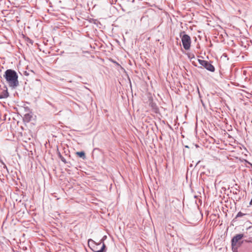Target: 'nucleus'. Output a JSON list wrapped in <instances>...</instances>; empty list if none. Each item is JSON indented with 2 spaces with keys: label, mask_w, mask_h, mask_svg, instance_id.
Listing matches in <instances>:
<instances>
[{
  "label": "nucleus",
  "mask_w": 252,
  "mask_h": 252,
  "mask_svg": "<svg viewBox=\"0 0 252 252\" xmlns=\"http://www.w3.org/2000/svg\"><path fill=\"white\" fill-rule=\"evenodd\" d=\"M3 77L6 79L9 87L12 89H15L19 86L18 76L15 70L10 69L6 70Z\"/></svg>",
  "instance_id": "obj_1"
},
{
  "label": "nucleus",
  "mask_w": 252,
  "mask_h": 252,
  "mask_svg": "<svg viewBox=\"0 0 252 252\" xmlns=\"http://www.w3.org/2000/svg\"><path fill=\"white\" fill-rule=\"evenodd\" d=\"M102 242V239H101L100 242L97 243L93 240L90 239L88 240V245L94 252H106V246L104 243L100 249L98 248Z\"/></svg>",
  "instance_id": "obj_2"
},
{
  "label": "nucleus",
  "mask_w": 252,
  "mask_h": 252,
  "mask_svg": "<svg viewBox=\"0 0 252 252\" xmlns=\"http://www.w3.org/2000/svg\"><path fill=\"white\" fill-rule=\"evenodd\" d=\"M244 237V234H238L234 236L231 240L232 250H237L238 247H240L244 241H240Z\"/></svg>",
  "instance_id": "obj_3"
},
{
  "label": "nucleus",
  "mask_w": 252,
  "mask_h": 252,
  "mask_svg": "<svg viewBox=\"0 0 252 252\" xmlns=\"http://www.w3.org/2000/svg\"><path fill=\"white\" fill-rule=\"evenodd\" d=\"M183 47H190L191 39L189 35L185 33L184 32L180 33Z\"/></svg>",
  "instance_id": "obj_4"
},
{
  "label": "nucleus",
  "mask_w": 252,
  "mask_h": 252,
  "mask_svg": "<svg viewBox=\"0 0 252 252\" xmlns=\"http://www.w3.org/2000/svg\"><path fill=\"white\" fill-rule=\"evenodd\" d=\"M197 61L200 65H201L208 71H210L211 72L215 71V67L209 62L200 59H198Z\"/></svg>",
  "instance_id": "obj_5"
},
{
  "label": "nucleus",
  "mask_w": 252,
  "mask_h": 252,
  "mask_svg": "<svg viewBox=\"0 0 252 252\" xmlns=\"http://www.w3.org/2000/svg\"><path fill=\"white\" fill-rule=\"evenodd\" d=\"M189 49L190 48H184V50H183V48H181V50L183 53L186 55L188 56V58L190 59V61L192 62V63L194 65L196 66V65L195 64L194 62L191 61L192 59H195V55L194 53L189 51Z\"/></svg>",
  "instance_id": "obj_6"
},
{
  "label": "nucleus",
  "mask_w": 252,
  "mask_h": 252,
  "mask_svg": "<svg viewBox=\"0 0 252 252\" xmlns=\"http://www.w3.org/2000/svg\"><path fill=\"white\" fill-rule=\"evenodd\" d=\"M21 41L29 47L32 45V41L28 37L23 36Z\"/></svg>",
  "instance_id": "obj_7"
},
{
  "label": "nucleus",
  "mask_w": 252,
  "mask_h": 252,
  "mask_svg": "<svg viewBox=\"0 0 252 252\" xmlns=\"http://www.w3.org/2000/svg\"><path fill=\"white\" fill-rule=\"evenodd\" d=\"M32 117V113H28L24 115L23 117V121L25 122L28 123L29 122Z\"/></svg>",
  "instance_id": "obj_8"
},
{
  "label": "nucleus",
  "mask_w": 252,
  "mask_h": 252,
  "mask_svg": "<svg viewBox=\"0 0 252 252\" xmlns=\"http://www.w3.org/2000/svg\"><path fill=\"white\" fill-rule=\"evenodd\" d=\"M9 96V93L7 91V88H6V90H3L0 93V99L6 98L8 97Z\"/></svg>",
  "instance_id": "obj_9"
},
{
  "label": "nucleus",
  "mask_w": 252,
  "mask_h": 252,
  "mask_svg": "<svg viewBox=\"0 0 252 252\" xmlns=\"http://www.w3.org/2000/svg\"><path fill=\"white\" fill-rule=\"evenodd\" d=\"M76 154L83 159L86 158L85 153L83 151L77 152L76 153Z\"/></svg>",
  "instance_id": "obj_10"
},
{
  "label": "nucleus",
  "mask_w": 252,
  "mask_h": 252,
  "mask_svg": "<svg viewBox=\"0 0 252 252\" xmlns=\"http://www.w3.org/2000/svg\"><path fill=\"white\" fill-rule=\"evenodd\" d=\"M246 215V214L243 213L241 212H239L238 213V214H237V215L234 219H236L238 218L243 217V216H245Z\"/></svg>",
  "instance_id": "obj_11"
},
{
  "label": "nucleus",
  "mask_w": 252,
  "mask_h": 252,
  "mask_svg": "<svg viewBox=\"0 0 252 252\" xmlns=\"http://www.w3.org/2000/svg\"><path fill=\"white\" fill-rule=\"evenodd\" d=\"M59 158H60L61 160L63 162H64V163H67V162L66 161V159H65L64 158H63L61 155V154L59 153Z\"/></svg>",
  "instance_id": "obj_12"
},
{
  "label": "nucleus",
  "mask_w": 252,
  "mask_h": 252,
  "mask_svg": "<svg viewBox=\"0 0 252 252\" xmlns=\"http://www.w3.org/2000/svg\"><path fill=\"white\" fill-rule=\"evenodd\" d=\"M42 52L43 53H45V54H47V53H50V51H49V48H46V50H43L42 51Z\"/></svg>",
  "instance_id": "obj_13"
},
{
  "label": "nucleus",
  "mask_w": 252,
  "mask_h": 252,
  "mask_svg": "<svg viewBox=\"0 0 252 252\" xmlns=\"http://www.w3.org/2000/svg\"><path fill=\"white\" fill-rule=\"evenodd\" d=\"M251 239L252 238H249V239H248V240H245L244 241L246 242V243H251L252 241H251Z\"/></svg>",
  "instance_id": "obj_14"
},
{
  "label": "nucleus",
  "mask_w": 252,
  "mask_h": 252,
  "mask_svg": "<svg viewBox=\"0 0 252 252\" xmlns=\"http://www.w3.org/2000/svg\"><path fill=\"white\" fill-rule=\"evenodd\" d=\"M24 75H25L26 76H28V75H29V73H28L27 71H25L24 72Z\"/></svg>",
  "instance_id": "obj_15"
},
{
  "label": "nucleus",
  "mask_w": 252,
  "mask_h": 252,
  "mask_svg": "<svg viewBox=\"0 0 252 252\" xmlns=\"http://www.w3.org/2000/svg\"><path fill=\"white\" fill-rule=\"evenodd\" d=\"M106 238V236H104L103 238L102 239L103 240V241H104V239H105ZM103 243H104L103 242L102 243L103 244Z\"/></svg>",
  "instance_id": "obj_16"
},
{
  "label": "nucleus",
  "mask_w": 252,
  "mask_h": 252,
  "mask_svg": "<svg viewBox=\"0 0 252 252\" xmlns=\"http://www.w3.org/2000/svg\"><path fill=\"white\" fill-rule=\"evenodd\" d=\"M250 204L252 205V199H251V201L250 202Z\"/></svg>",
  "instance_id": "obj_17"
},
{
  "label": "nucleus",
  "mask_w": 252,
  "mask_h": 252,
  "mask_svg": "<svg viewBox=\"0 0 252 252\" xmlns=\"http://www.w3.org/2000/svg\"><path fill=\"white\" fill-rule=\"evenodd\" d=\"M229 49H230V50L231 52H233V48H229Z\"/></svg>",
  "instance_id": "obj_18"
},
{
  "label": "nucleus",
  "mask_w": 252,
  "mask_h": 252,
  "mask_svg": "<svg viewBox=\"0 0 252 252\" xmlns=\"http://www.w3.org/2000/svg\"><path fill=\"white\" fill-rule=\"evenodd\" d=\"M38 49H39L40 51H42V50H41V48H38Z\"/></svg>",
  "instance_id": "obj_19"
},
{
  "label": "nucleus",
  "mask_w": 252,
  "mask_h": 252,
  "mask_svg": "<svg viewBox=\"0 0 252 252\" xmlns=\"http://www.w3.org/2000/svg\"><path fill=\"white\" fill-rule=\"evenodd\" d=\"M4 167H5V168H7V167H6V166L5 165H4Z\"/></svg>",
  "instance_id": "obj_20"
},
{
  "label": "nucleus",
  "mask_w": 252,
  "mask_h": 252,
  "mask_svg": "<svg viewBox=\"0 0 252 252\" xmlns=\"http://www.w3.org/2000/svg\"><path fill=\"white\" fill-rule=\"evenodd\" d=\"M67 166L69 167H70V164H68V165H67Z\"/></svg>",
  "instance_id": "obj_21"
},
{
  "label": "nucleus",
  "mask_w": 252,
  "mask_h": 252,
  "mask_svg": "<svg viewBox=\"0 0 252 252\" xmlns=\"http://www.w3.org/2000/svg\"><path fill=\"white\" fill-rule=\"evenodd\" d=\"M67 166L69 167H70V164H68V165H67Z\"/></svg>",
  "instance_id": "obj_22"
},
{
  "label": "nucleus",
  "mask_w": 252,
  "mask_h": 252,
  "mask_svg": "<svg viewBox=\"0 0 252 252\" xmlns=\"http://www.w3.org/2000/svg\"><path fill=\"white\" fill-rule=\"evenodd\" d=\"M199 162H200V161H198V162L197 163V164H198Z\"/></svg>",
  "instance_id": "obj_23"
},
{
  "label": "nucleus",
  "mask_w": 252,
  "mask_h": 252,
  "mask_svg": "<svg viewBox=\"0 0 252 252\" xmlns=\"http://www.w3.org/2000/svg\"><path fill=\"white\" fill-rule=\"evenodd\" d=\"M251 241H252V242H251V243H252V239H251Z\"/></svg>",
  "instance_id": "obj_24"
}]
</instances>
